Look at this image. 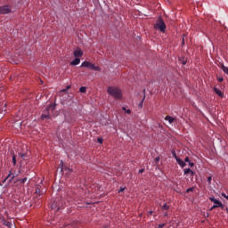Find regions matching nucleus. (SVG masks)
I'll list each match as a JSON object with an SVG mask.
<instances>
[{
    "label": "nucleus",
    "instance_id": "f257e3e1",
    "mask_svg": "<svg viewBox=\"0 0 228 228\" xmlns=\"http://www.w3.org/2000/svg\"><path fill=\"white\" fill-rule=\"evenodd\" d=\"M107 92L117 100L122 99V91L118 87L110 86Z\"/></svg>",
    "mask_w": 228,
    "mask_h": 228
},
{
    "label": "nucleus",
    "instance_id": "f03ea898",
    "mask_svg": "<svg viewBox=\"0 0 228 228\" xmlns=\"http://www.w3.org/2000/svg\"><path fill=\"white\" fill-rule=\"evenodd\" d=\"M56 105L55 104H50L48 107H46V110L44 111V113L41 116V118L43 120L45 119H50V112H53L55 110Z\"/></svg>",
    "mask_w": 228,
    "mask_h": 228
},
{
    "label": "nucleus",
    "instance_id": "7ed1b4c3",
    "mask_svg": "<svg viewBox=\"0 0 228 228\" xmlns=\"http://www.w3.org/2000/svg\"><path fill=\"white\" fill-rule=\"evenodd\" d=\"M166 28L167 26L165 24V21L161 17H159V19H157V23H155V29H159L160 30V32L165 33Z\"/></svg>",
    "mask_w": 228,
    "mask_h": 228
},
{
    "label": "nucleus",
    "instance_id": "20e7f679",
    "mask_svg": "<svg viewBox=\"0 0 228 228\" xmlns=\"http://www.w3.org/2000/svg\"><path fill=\"white\" fill-rule=\"evenodd\" d=\"M81 67H86V68L91 69L95 70V71H101L102 70V69L99 66H95L94 64H93L89 61H84L82 63Z\"/></svg>",
    "mask_w": 228,
    "mask_h": 228
},
{
    "label": "nucleus",
    "instance_id": "39448f33",
    "mask_svg": "<svg viewBox=\"0 0 228 228\" xmlns=\"http://www.w3.org/2000/svg\"><path fill=\"white\" fill-rule=\"evenodd\" d=\"M209 200H210V202H213V204H215V206H217V208H221V209H224V206L223 205V203L221 201H219L218 200H216L215 197H210Z\"/></svg>",
    "mask_w": 228,
    "mask_h": 228
},
{
    "label": "nucleus",
    "instance_id": "423d86ee",
    "mask_svg": "<svg viewBox=\"0 0 228 228\" xmlns=\"http://www.w3.org/2000/svg\"><path fill=\"white\" fill-rule=\"evenodd\" d=\"M0 220L2 221L3 225H5V227H12V224L11 219L6 220L4 216H1Z\"/></svg>",
    "mask_w": 228,
    "mask_h": 228
},
{
    "label": "nucleus",
    "instance_id": "0eeeda50",
    "mask_svg": "<svg viewBox=\"0 0 228 228\" xmlns=\"http://www.w3.org/2000/svg\"><path fill=\"white\" fill-rule=\"evenodd\" d=\"M11 12V9L9 6H2L0 7V14H7Z\"/></svg>",
    "mask_w": 228,
    "mask_h": 228
},
{
    "label": "nucleus",
    "instance_id": "6e6552de",
    "mask_svg": "<svg viewBox=\"0 0 228 228\" xmlns=\"http://www.w3.org/2000/svg\"><path fill=\"white\" fill-rule=\"evenodd\" d=\"M51 208H52V209H57V210H59V209H63L64 205H63L62 203H61V204L58 205V203H57L56 201H54V202L52 204Z\"/></svg>",
    "mask_w": 228,
    "mask_h": 228
},
{
    "label": "nucleus",
    "instance_id": "1a4fd4ad",
    "mask_svg": "<svg viewBox=\"0 0 228 228\" xmlns=\"http://www.w3.org/2000/svg\"><path fill=\"white\" fill-rule=\"evenodd\" d=\"M15 177L14 175L12 174V172L10 171V174L8 175V176L3 181V183H6V181H8V184H10V183H12V181L13 180V178Z\"/></svg>",
    "mask_w": 228,
    "mask_h": 228
},
{
    "label": "nucleus",
    "instance_id": "9d476101",
    "mask_svg": "<svg viewBox=\"0 0 228 228\" xmlns=\"http://www.w3.org/2000/svg\"><path fill=\"white\" fill-rule=\"evenodd\" d=\"M36 195H37V197L38 198V197H41V195H43V193H44V191H41V186L40 185H37V187H36Z\"/></svg>",
    "mask_w": 228,
    "mask_h": 228
},
{
    "label": "nucleus",
    "instance_id": "9b49d317",
    "mask_svg": "<svg viewBox=\"0 0 228 228\" xmlns=\"http://www.w3.org/2000/svg\"><path fill=\"white\" fill-rule=\"evenodd\" d=\"M216 94H217L219 97L224 98V94L222 93L220 89H217L216 87L213 88Z\"/></svg>",
    "mask_w": 228,
    "mask_h": 228
},
{
    "label": "nucleus",
    "instance_id": "f8f14e48",
    "mask_svg": "<svg viewBox=\"0 0 228 228\" xmlns=\"http://www.w3.org/2000/svg\"><path fill=\"white\" fill-rule=\"evenodd\" d=\"M191 174V176H193L195 175V172L192 171L191 168H185L183 169V175Z\"/></svg>",
    "mask_w": 228,
    "mask_h": 228
},
{
    "label": "nucleus",
    "instance_id": "ddd939ff",
    "mask_svg": "<svg viewBox=\"0 0 228 228\" xmlns=\"http://www.w3.org/2000/svg\"><path fill=\"white\" fill-rule=\"evenodd\" d=\"M82 55H83V52H82L81 49H77V50H76V51L74 52V56H75L76 58H79V57H81Z\"/></svg>",
    "mask_w": 228,
    "mask_h": 228
},
{
    "label": "nucleus",
    "instance_id": "4468645a",
    "mask_svg": "<svg viewBox=\"0 0 228 228\" xmlns=\"http://www.w3.org/2000/svg\"><path fill=\"white\" fill-rule=\"evenodd\" d=\"M6 105H7L6 102H2L1 107H0V113L6 110Z\"/></svg>",
    "mask_w": 228,
    "mask_h": 228
},
{
    "label": "nucleus",
    "instance_id": "2eb2a0df",
    "mask_svg": "<svg viewBox=\"0 0 228 228\" xmlns=\"http://www.w3.org/2000/svg\"><path fill=\"white\" fill-rule=\"evenodd\" d=\"M80 63V59L76 57V59L70 63L72 66L78 65Z\"/></svg>",
    "mask_w": 228,
    "mask_h": 228
},
{
    "label": "nucleus",
    "instance_id": "dca6fc26",
    "mask_svg": "<svg viewBox=\"0 0 228 228\" xmlns=\"http://www.w3.org/2000/svg\"><path fill=\"white\" fill-rule=\"evenodd\" d=\"M220 69L223 70L224 73L228 75V67H225L224 64H221Z\"/></svg>",
    "mask_w": 228,
    "mask_h": 228
},
{
    "label": "nucleus",
    "instance_id": "f3484780",
    "mask_svg": "<svg viewBox=\"0 0 228 228\" xmlns=\"http://www.w3.org/2000/svg\"><path fill=\"white\" fill-rule=\"evenodd\" d=\"M176 163H178V165H180V167H184L186 166L185 162H183L182 159H180V158H178L176 159Z\"/></svg>",
    "mask_w": 228,
    "mask_h": 228
},
{
    "label": "nucleus",
    "instance_id": "a211bd4d",
    "mask_svg": "<svg viewBox=\"0 0 228 228\" xmlns=\"http://www.w3.org/2000/svg\"><path fill=\"white\" fill-rule=\"evenodd\" d=\"M164 119L169 121V124H172L175 120V118H174L170 116H166V118H164Z\"/></svg>",
    "mask_w": 228,
    "mask_h": 228
},
{
    "label": "nucleus",
    "instance_id": "6ab92c4d",
    "mask_svg": "<svg viewBox=\"0 0 228 228\" xmlns=\"http://www.w3.org/2000/svg\"><path fill=\"white\" fill-rule=\"evenodd\" d=\"M61 164L62 165L61 170L68 171V173H71L73 170L69 167H63V161H61Z\"/></svg>",
    "mask_w": 228,
    "mask_h": 228
},
{
    "label": "nucleus",
    "instance_id": "aec40b11",
    "mask_svg": "<svg viewBox=\"0 0 228 228\" xmlns=\"http://www.w3.org/2000/svg\"><path fill=\"white\" fill-rule=\"evenodd\" d=\"M11 154L12 155V162H13V165L15 166V165H16L17 160H16V157H15V155H14V151H11Z\"/></svg>",
    "mask_w": 228,
    "mask_h": 228
},
{
    "label": "nucleus",
    "instance_id": "412c9836",
    "mask_svg": "<svg viewBox=\"0 0 228 228\" xmlns=\"http://www.w3.org/2000/svg\"><path fill=\"white\" fill-rule=\"evenodd\" d=\"M162 209H164V211H167L169 209V206L166 203L162 206Z\"/></svg>",
    "mask_w": 228,
    "mask_h": 228
},
{
    "label": "nucleus",
    "instance_id": "4be33fe9",
    "mask_svg": "<svg viewBox=\"0 0 228 228\" xmlns=\"http://www.w3.org/2000/svg\"><path fill=\"white\" fill-rule=\"evenodd\" d=\"M79 91H80L81 93H86V88L85 86H82V87L79 89Z\"/></svg>",
    "mask_w": 228,
    "mask_h": 228
},
{
    "label": "nucleus",
    "instance_id": "5701e85b",
    "mask_svg": "<svg viewBox=\"0 0 228 228\" xmlns=\"http://www.w3.org/2000/svg\"><path fill=\"white\" fill-rule=\"evenodd\" d=\"M122 109H123V110H125L127 114H131V112H132L131 110H126V107H123Z\"/></svg>",
    "mask_w": 228,
    "mask_h": 228
},
{
    "label": "nucleus",
    "instance_id": "b1692460",
    "mask_svg": "<svg viewBox=\"0 0 228 228\" xmlns=\"http://www.w3.org/2000/svg\"><path fill=\"white\" fill-rule=\"evenodd\" d=\"M207 181H208V184H211L212 176H208V177L207 178Z\"/></svg>",
    "mask_w": 228,
    "mask_h": 228
},
{
    "label": "nucleus",
    "instance_id": "393cba45",
    "mask_svg": "<svg viewBox=\"0 0 228 228\" xmlns=\"http://www.w3.org/2000/svg\"><path fill=\"white\" fill-rule=\"evenodd\" d=\"M171 153L173 154V156H174L176 159L179 158V157L176 155V153H175V151H173Z\"/></svg>",
    "mask_w": 228,
    "mask_h": 228
},
{
    "label": "nucleus",
    "instance_id": "a878e982",
    "mask_svg": "<svg viewBox=\"0 0 228 228\" xmlns=\"http://www.w3.org/2000/svg\"><path fill=\"white\" fill-rule=\"evenodd\" d=\"M194 187L187 189V193H190V191H194Z\"/></svg>",
    "mask_w": 228,
    "mask_h": 228
},
{
    "label": "nucleus",
    "instance_id": "bb28decb",
    "mask_svg": "<svg viewBox=\"0 0 228 228\" xmlns=\"http://www.w3.org/2000/svg\"><path fill=\"white\" fill-rule=\"evenodd\" d=\"M27 180H28V178L25 177V178H23V179L20 180V183H21L22 184H24V183H26Z\"/></svg>",
    "mask_w": 228,
    "mask_h": 228
},
{
    "label": "nucleus",
    "instance_id": "cd10ccee",
    "mask_svg": "<svg viewBox=\"0 0 228 228\" xmlns=\"http://www.w3.org/2000/svg\"><path fill=\"white\" fill-rule=\"evenodd\" d=\"M218 207L216 206V205H213L211 208H210V211H213V209H216Z\"/></svg>",
    "mask_w": 228,
    "mask_h": 228
},
{
    "label": "nucleus",
    "instance_id": "c85d7f7f",
    "mask_svg": "<svg viewBox=\"0 0 228 228\" xmlns=\"http://www.w3.org/2000/svg\"><path fill=\"white\" fill-rule=\"evenodd\" d=\"M19 155H20L23 159H25V157H26V154H25V153H19Z\"/></svg>",
    "mask_w": 228,
    "mask_h": 228
},
{
    "label": "nucleus",
    "instance_id": "c756f323",
    "mask_svg": "<svg viewBox=\"0 0 228 228\" xmlns=\"http://www.w3.org/2000/svg\"><path fill=\"white\" fill-rule=\"evenodd\" d=\"M222 197H224V199H226V200H228V195H226L225 193H222Z\"/></svg>",
    "mask_w": 228,
    "mask_h": 228
},
{
    "label": "nucleus",
    "instance_id": "7c9ffc66",
    "mask_svg": "<svg viewBox=\"0 0 228 228\" xmlns=\"http://www.w3.org/2000/svg\"><path fill=\"white\" fill-rule=\"evenodd\" d=\"M98 142L102 144L103 142V139L102 138H98Z\"/></svg>",
    "mask_w": 228,
    "mask_h": 228
},
{
    "label": "nucleus",
    "instance_id": "2f4dec72",
    "mask_svg": "<svg viewBox=\"0 0 228 228\" xmlns=\"http://www.w3.org/2000/svg\"><path fill=\"white\" fill-rule=\"evenodd\" d=\"M189 166H191V167H193L195 166V164L190 161Z\"/></svg>",
    "mask_w": 228,
    "mask_h": 228
},
{
    "label": "nucleus",
    "instance_id": "473e14b6",
    "mask_svg": "<svg viewBox=\"0 0 228 228\" xmlns=\"http://www.w3.org/2000/svg\"><path fill=\"white\" fill-rule=\"evenodd\" d=\"M125 190H126V188L121 187L120 190H119V191H118V193H121V192L124 191Z\"/></svg>",
    "mask_w": 228,
    "mask_h": 228
},
{
    "label": "nucleus",
    "instance_id": "72a5a7b5",
    "mask_svg": "<svg viewBox=\"0 0 228 228\" xmlns=\"http://www.w3.org/2000/svg\"><path fill=\"white\" fill-rule=\"evenodd\" d=\"M159 159H160V158L159 157H157V158H155V162H159Z\"/></svg>",
    "mask_w": 228,
    "mask_h": 228
},
{
    "label": "nucleus",
    "instance_id": "f704fd0d",
    "mask_svg": "<svg viewBox=\"0 0 228 228\" xmlns=\"http://www.w3.org/2000/svg\"><path fill=\"white\" fill-rule=\"evenodd\" d=\"M218 82H223L224 81V78L223 77H219L217 78Z\"/></svg>",
    "mask_w": 228,
    "mask_h": 228
},
{
    "label": "nucleus",
    "instance_id": "c9c22d12",
    "mask_svg": "<svg viewBox=\"0 0 228 228\" xmlns=\"http://www.w3.org/2000/svg\"><path fill=\"white\" fill-rule=\"evenodd\" d=\"M185 162H189V163H190V158H189V157H187V158L185 159Z\"/></svg>",
    "mask_w": 228,
    "mask_h": 228
},
{
    "label": "nucleus",
    "instance_id": "e433bc0d",
    "mask_svg": "<svg viewBox=\"0 0 228 228\" xmlns=\"http://www.w3.org/2000/svg\"><path fill=\"white\" fill-rule=\"evenodd\" d=\"M144 172V168H142L139 173L142 174Z\"/></svg>",
    "mask_w": 228,
    "mask_h": 228
},
{
    "label": "nucleus",
    "instance_id": "4c0bfd02",
    "mask_svg": "<svg viewBox=\"0 0 228 228\" xmlns=\"http://www.w3.org/2000/svg\"><path fill=\"white\" fill-rule=\"evenodd\" d=\"M144 99H145V96H144L142 102H141L140 106H142V103H143Z\"/></svg>",
    "mask_w": 228,
    "mask_h": 228
},
{
    "label": "nucleus",
    "instance_id": "58836bf2",
    "mask_svg": "<svg viewBox=\"0 0 228 228\" xmlns=\"http://www.w3.org/2000/svg\"><path fill=\"white\" fill-rule=\"evenodd\" d=\"M152 213H153L152 211H150L148 212V215H152Z\"/></svg>",
    "mask_w": 228,
    "mask_h": 228
},
{
    "label": "nucleus",
    "instance_id": "ea45409f",
    "mask_svg": "<svg viewBox=\"0 0 228 228\" xmlns=\"http://www.w3.org/2000/svg\"><path fill=\"white\" fill-rule=\"evenodd\" d=\"M207 216V218H208V216H209V214H208V213H207V216Z\"/></svg>",
    "mask_w": 228,
    "mask_h": 228
},
{
    "label": "nucleus",
    "instance_id": "a19ab883",
    "mask_svg": "<svg viewBox=\"0 0 228 228\" xmlns=\"http://www.w3.org/2000/svg\"><path fill=\"white\" fill-rule=\"evenodd\" d=\"M182 45H184V39H183V40H182Z\"/></svg>",
    "mask_w": 228,
    "mask_h": 228
},
{
    "label": "nucleus",
    "instance_id": "79ce46f5",
    "mask_svg": "<svg viewBox=\"0 0 228 228\" xmlns=\"http://www.w3.org/2000/svg\"><path fill=\"white\" fill-rule=\"evenodd\" d=\"M186 64V61H183V65H185Z\"/></svg>",
    "mask_w": 228,
    "mask_h": 228
},
{
    "label": "nucleus",
    "instance_id": "37998d69",
    "mask_svg": "<svg viewBox=\"0 0 228 228\" xmlns=\"http://www.w3.org/2000/svg\"><path fill=\"white\" fill-rule=\"evenodd\" d=\"M102 228H108L107 226H103Z\"/></svg>",
    "mask_w": 228,
    "mask_h": 228
}]
</instances>
